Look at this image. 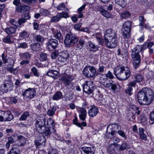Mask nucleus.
<instances>
[{"instance_id":"nucleus-54","label":"nucleus","mask_w":154,"mask_h":154,"mask_svg":"<svg viewBox=\"0 0 154 154\" xmlns=\"http://www.w3.org/2000/svg\"><path fill=\"white\" fill-rule=\"evenodd\" d=\"M11 37L10 35L7 36L3 39L4 42L6 43H12V42L11 40Z\"/></svg>"},{"instance_id":"nucleus-53","label":"nucleus","mask_w":154,"mask_h":154,"mask_svg":"<svg viewBox=\"0 0 154 154\" xmlns=\"http://www.w3.org/2000/svg\"><path fill=\"white\" fill-rule=\"evenodd\" d=\"M135 80L136 82H139L143 81V77L141 75H138L135 77Z\"/></svg>"},{"instance_id":"nucleus-4","label":"nucleus","mask_w":154,"mask_h":154,"mask_svg":"<svg viewBox=\"0 0 154 154\" xmlns=\"http://www.w3.org/2000/svg\"><path fill=\"white\" fill-rule=\"evenodd\" d=\"M142 49L141 45H138L132 50L131 57L133 59V63L134 68L136 69L140 66V56L139 54Z\"/></svg>"},{"instance_id":"nucleus-26","label":"nucleus","mask_w":154,"mask_h":154,"mask_svg":"<svg viewBox=\"0 0 154 154\" xmlns=\"http://www.w3.org/2000/svg\"><path fill=\"white\" fill-rule=\"evenodd\" d=\"M131 23L129 21H126L123 25V31L130 32Z\"/></svg>"},{"instance_id":"nucleus-15","label":"nucleus","mask_w":154,"mask_h":154,"mask_svg":"<svg viewBox=\"0 0 154 154\" xmlns=\"http://www.w3.org/2000/svg\"><path fill=\"white\" fill-rule=\"evenodd\" d=\"M8 63H11V64H8L7 67V69L11 73L16 74L17 73V70L16 69H13L14 66V61L11 58H8Z\"/></svg>"},{"instance_id":"nucleus-49","label":"nucleus","mask_w":154,"mask_h":154,"mask_svg":"<svg viewBox=\"0 0 154 154\" xmlns=\"http://www.w3.org/2000/svg\"><path fill=\"white\" fill-rule=\"evenodd\" d=\"M100 11L101 13L102 14L106 17L109 18L110 16V13L104 9H102Z\"/></svg>"},{"instance_id":"nucleus-9","label":"nucleus","mask_w":154,"mask_h":154,"mask_svg":"<svg viewBox=\"0 0 154 154\" xmlns=\"http://www.w3.org/2000/svg\"><path fill=\"white\" fill-rule=\"evenodd\" d=\"M74 79V77L71 75L66 74L63 75L59 79L60 81H62L64 83L65 86L68 87L71 85V82Z\"/></svg>"},{"instance_id":"nucleus-41","label":"nucleus","mask_w":154,"mask_h":154,"mask_svg":"<svg viewBox=\"0 0 154 154\" xmlns=\"http://www.w3.org/2000/svg\"><path fill=\"white\" fill-rule=\"evenodd\" d=\"M146 20L143 17L140 16L139 17V25L143 27L145 24V22Z\"/></svg>"},{"instance_id":"nucleus-56","label":"nucleus","mask_w":154,"mask_h":154,"mask_svg":"<svg viewBox=\"0 0 154 154\" xmlns=\"http://www.w3.org/2000/svg\"><path fill=\"white\" fill-rule=\"evenodd\" d=\"M66 6L63 3L60 4L57 8V9L58 11L63 10L65 8Z\"/></svg>"},{"instance_id":"nucleus-20","label":"nucleus","mask_w":154,"mask_h":154,"mask_svg":"<svg viewBox=\"0 0 154 154\" xmlns=\"http://www.w3.org/2000/svg\"><path fill=\"white\" fill-rule=\"evenodd\" d=\"M1 113L2 115H4L5 121H10L13 119V116L10 111H2Z\"/></svg>"},{"instance_id":"nucleus-27","label":"nucleus","mask_w":154,"mask_h":154,"mask_svg":"<svg viewBox=\"0 0 154 154\" xmlns=\"http://www.w3.org/2000/svg\"><path fill=\"white\" fill-rule=\"evenodd\" d=\"M31 49L33 51L37 52L41 49V46L40 43H36L32 44L31 45Z\"/></svg>"},{"instance_id":"nucleus-44","label":"nucleus","mask_w":154,"mask_h":154,"mask_svg":"<svg viewBox=\"0 0 154 154\" xmlns=\"http://www.w3.org/2000/svg\"><path fill=\"white\" fill-rule=\"evenodd\" d=\"M30 57V54L27 52L22 54L20 55V57L22 59H29Z\"/></svg>"},{"instance_id":"nucleus-47","label":"nucleus","mask_w":154,"mask_h":154,"mask_svg":"<svg viewBox=\"0 0 154 154\" xmlns=\"http://www.w3.org/2000/svg\"><path fill=\"white\" fill-rule=\"evenodd\" d=\"M29 116V112H24L20 118V120H26L27 118Z\"/></svg>"},{"instance_id":"nucleus-55","label":"nucleus","mask_w":154,"mask_h":154,"mask_svg":"<svg viewBox=\"0 0 154 154\" xmlns=\"http://www.w3.org/2000/svg\"><path fill=\"white\" fill-rule=\"evenodd\" d=\"M130 113H132V112H129L128 113V118L130 121H132L135 118V115L134 114V113L131 114Z\"/></svg>"},{"instance_id":"nucleus-22","label":"nucleus","mask_w":154,"mask_h":154,"mask_svg":"<svg viewBox=\"0 0 154 154\" xmlns=\"http://www.w3.org/2000/svg\"><path fill=\"white\" fill-rule=\"evenodd\" d=\"M85 42L82 39H80L77 42L74 44L72 45L74 48L76 50H81L83 47Z\"/></svg>"},{"instance_id":"nucleus-52","label":"nucleus","mask_w":154,"mask_h":154,"mask_svg":"<svg viewBox=\"0 0 154 154\" xmlns=\"http://www.w3.org/2000/svg\"><path fill=\"white\" fill-rule=\"evenodd\" d=\"M22 2L28 5H30L33 2L35 3L37 2L36 0H21Z\"/></svg>"},{"instance_id":"nucleus-57","label":"nucleus","mask_w":154,"mask_h":154,"mask_svg":"<svg viewBox=\"0 0 154 154\" xmlns=\"http://www.w3.org/2000/svg\"><path fill=\"white\" fill-rule=\"evenodd\" d=\"M58 53L59 52L58 50H55L51 54V57L53 59H55L58 54Z\"/></svg>"},{"instance_id":"nucleus-39","label":"nucleus","mask_w":154,"mask_h":154,"mask_svg":"<svg viewBox=\"0 0 154 154\" xmlns=\"http://www.w3.org/2000/svg\"><path fill=\"white\" fill-rule=\"evenodd\" d=\"M39 60L41 61H47L48 59L47 58V54L45 53H42L40 54Z\"/></svg>"},{"instance_id":"nucleus-13","label":"nucleus","mask_w":154,"mask_h":154,"mask_svg":"<svg viewBox=\"0 0 154 154\" xmlns=\"http://www.w3.org/2000/svg\"><path fill=\"white\" fill-rule=\"evenodd\" d=\"M45 138L44 136L38 135L36 137L35 141L36 147L39 148L45 144Z\"/></svg>"},{"instance_id":"nucleus-25","label":"nucleus","mask_w":154,"mask_h":154,"mask_svg":"<svg viewBox=\"0 0 154 154\" xmlns=\"http://www.w3.org/2000/svg\"><path fill=\"white\" fill-rule=\"evenodd\" d=\"M79 112V117L80 119L82 121H84L86 119L87 115L86 109L83 108H82L80 109Z\"/></svg>"},{"instance_id":"nucleus-35","label":"nucleus","mask_w":154,"mask_h":154,"mask_svg":"<svg viewBox=\"0 0 154 154\" xmlns=\"http://www.w3.org/2000/svg\"><path fill=\"white\" fill-rule=\"evenodd\" d=\"M89 48L90 50L92 51H95L98 50L97 46L91 42H89Z\"/></svg>"},{"instance_id":"nucleus-30","label":"nucleus","mask_w":154,"mask_h":154,"mask_svg":"<svg viewBox=\"0 0 154 154\" xmlns=\"http://www.w3.org/2000/svg\"><path fill=\"white\" fill-rule=\"evenodd\" d=\"M105 66V65L100 64L99 68L97 70L99 73H97V75L98 74H101V75L102 74V73H105L106 72V68Z\"/></svg>"},{"instance_id":"nucleus-61","label":"nucleus","mask_w":154,"mask_h":154,"mask_svg":"<svg viewBox=\"0 0 154 154\" xmlns=\"http://www.w3.org/2000/svg\"><path fill=\"white\" fill-rule=\"evenodd\" d=\"M154 2V0H143V2L147 5L149 6Z\"/></svg>"},{"instance_id":"nucleus-63","label":"nucleus","mask_w":154,"mask_h":154,"mask_svg":"<svg viewBox=\"0 0 154 154\" xmlns=\"http://www.w3.org/2000/svg\"><path fill=\"white\" fill-rule=\"evenodd\" d=\"M27 47V44H26L25 42H23L22 43H20L19 44V45L18 46V48H26Z\"/></svg>"},{"instance_id":"nucleus-11","label":"nucleus","mask_w":154,"mask_h":154,"mask_svg":"<svg viewBox=\"0 0 154 154\" xmlns=\"http://www.w3.org/2000/svg\"><path fill=\"white\" fill-rule=\"evenodd\" d=\"M100 82L105 87L109 88L111 86L112 83V81L109 80L107 78H106L104 75H101L100 77Z\"/></svg>"},{"instance_id":"nucleus-51","label":"nucleus","mask_w":154,"mask_h":154,"mask_svg":"<svg viewBox=\"0 0 154 154\" xmlns=\"http://www.w3.org/2000/svg\"><path fill=\"white\" fill-rule=\"evenodd\" d=\"M40 12L41 15L44 16H47L49 14V12L48 10L43 9H41Z\"/></svg>"},{"instance_id":"nucleus-5","label":"nucleus","mask_w":154,"mask_h":154,"mask_svg":"<svg viewBox=\"0 0 154 154\" xmlns=\"http://www.w3.org/2000/svg\"><path fill=\"white\" fill-rule=\"evenodd\" d=\"M78 40V39L75 35L69 33L66 35L64 42L67 47H69L77 42Z\"/></svg>"},{"instance_id":"nucleus-60","label":"nucleus","mask_w":154,"mask_h":154,"mask_svg":"<svg viewBox=\"0 0 154 154\" xmlns=\"http://www.w3.org/2000/svg\"><path fill=\"white\" fill-rule=\"evenodd\" d=\"M118 133L120 136L124 137L125 139L127 138V136L124 131L122 130H119L118 131Z\"/></svg>"},{"instance_id":"nucleus-6","label":"nucleus","mask_w":154,"mask_h":154,"mask_svg":"<svg viewBox=\"0 0 154 154\" xmlns=\"http://www.w3.org/2000/svg\"><path fill=\"white\" fill-rule=\"evenodd\" d=\"M84 75L88 78H92L94 77L96 73L95 67L93 66H85L82 72Z\"/></svg>"},{"instance_id":"nucleus-12","label":"nucleus","mask_w":154,"mask_h":154,"mask_svg":"<svg viewBox=\"0 0 154 154\" xmlns=\"http://www.w3.org/2000/svg\"><path fill=\"white\" fill-rule=\"evenodd\" d=\"M104 39L117 38L116 32L111 29L106 30L104 32Z\"/></svg>"},{"instance_id":"nucleus-40","label":"nucleus","mask_w":154,"mask_h":154,"mask_svg":"<svg viewBox=\"0 0 154 154\" xmlns=\"http://www.w3.org/2000/svg\"><path fill=\"white\" fill-rule=\"evenodd\" d=\"M130 16V13L128 11H125L122 12L121 13V17L126 19L129 18Z\"/></svg>"},{"instance_id":"nucleus-10","label":"nucleus","mask_w":154,"mask_h":154,"mask_svg":"<svg viewBox=\"0 0 154 154\" xmlns=\"http://www.w3.org/2000/svg\"><path fill=\"white\" fill-rule=\"evenodd\" d=\"M58 41L54 39H49L47 43V48L49 51H51L55 49L58 46Z\"/></svg>"},{"instance_id":"nucleus-28","label":"nucleus","mask_w":154,"mask_h":154,"mask_svg":"<svg viewBox=\"0 0 154 154\" xmlns=\"http://www.w3.org/2000/svg\"><path fill=\"white\" fill-rule=\"evenodd\" d=\"M51 30L53 33V36L55 38L59 40L62 39V36L61 32L60 31H57V32H55L54 31V28L51 29Z\"/></svg>"},{"instance_id":"nucleus-16","label":"nucleus","mask_w":154,"mask_h":154,"mask_svg":"<svg viewBox=\"0 0 154 154\" xmlns=\"http://www.w3.org/2000/svg\"><path fill=\"white\" fill-rule=\"evenodd\" d=\"M13 87V83L11 81H6L1 87V91L4 93L7 92Z\"/></svg>"},{"instance_id":"nucleus-38","label":"nucleus","mask_w":154,"mask_h":154,"mask_svg":"<svg viewBox=\"0 0 154 154\" xmlns=\"http://www.w3.org/2000/svg\"><path fill=\"white\" fill-rule=\"evenodd\" d=\"M20 149L16 147H13L10 150L8 154H19Z\"/></svg>"},{"instance_id":"nucleus-29","label":"nucleus","mask_w":154,"mask_h":154,"mask_svg":"<svg viewBox=\"0 0 154 154\" xmlns=\"http://www.w3.org/2000/svg\"><path fill=\"white\" fill-rule=\"evenodd\" d=\"M115 145L114 143L111 144L109 146L107 152L110 154H115Z\"/></svg>"},{"instance_id":"nucleus-34","label":"nucleus","mask_w":154,"mask_h":154,"mask_svg":"<svg viewBox=\"0 0 154 154\" xmlns=\"http://www.w3.org/2000/svg\"><path fill=\"white\" fill-rule=\"evenodd\" d=\"M18 140L19 142H20V145L21 146L24 145L25 144L26 141V138L20 135L18 137Z\"/></svg>"},{"instance_id":"nucleus-2","label":"nucleus","mask_w":154,"mask_h":154,"mask_svg":"<svg viewBox=\"0 0 154 154\" xmlns=\"http://www.w3.org/2000/svg\"><path fill=\"white\" fill-rule=\"evenodd\" d=\"M137 99L141 105H148L153 99V93L149 88H143L138 93Z\"/></svg>"},{"instance_id":"nucleus-23","label":"nucleus","mask_w":154,"mask_h":154,"mask_svg":"<svg viewBox=\"0 0 154 154\" xmlns=\"http://www.w3.org/2000/svg\"><path fill=\"white\" fill-rule=\"evenodd\" d=\"M99 111L98 109L96 106L92 107L89 110L88 114L91 117H94L95 116Z\"/></svg>"},{"instance_id":"nucleus-64","label":"nucleus","mask_w":154,"mask_h":154,"mask_svg":"<svg viewBox=\"0 0 154 154\" xmlns=\"http://www.w3.org/2000/svg\"><path fill=\"white\" fill-rule=\"evenodd\" d=\"M132 91V87L131 86H128V88L126 89L125 91L127 94L130 95L132 94L131 92Z\"/></svg>"},{"instance_id":"nucleus-36","label":"nucleus","mask_w":154,"mask_h":154,"mask_svg":"<svg viewBox=\"0 0 154 154\" xmlns=\"http://www.w3.org/2000/svg\"><path fill=\"white\" fill-rule=\"evenodd\" d=\"M34 39L35 41L40 42H42L44 40V37L40 35H38L35 36L34 38Z\"/></svg>"},{"instance_id":"nucleus-17","label":"nucleus","mask_w":154,"mask_h":154,"mask_svg":"<svg viewBox=\"0 0 154 154\" xmlns=\"http://www.w3.org/2000/svg\"><path fill=\"white\" fill-rule=\"evenodd\" d=\"M120 126L118 124L113 123L107 127V129L110 130L111 132H109V134H110L112 135H113L115 134V132L119 128H120Z\"/></svg>"},{"instance_id":"nucleus-62","label":"nucleus","mask_w":154,"mask_h":154,"mask_svg":"<svg viewBox=\"0 0 154 154\" xmlns=\"http://www.w3.org/2000/svg\"><path fill=\"white\" fill-rule=\"evenodd\" d=\"M76 125L81 128V129H82V126H85L87 125V123L86 122H82L81 123H76Z\"/></svg>"},{"instance_id":"nucleus-21","label":"nucleus","mask_w":154,"mask_h":154,"mask_svg":"<svg viewBox=\"0 0 154 154\" xmlns=\"http://www.w3.org/2000/svg\"><path fill=\"white\" fill-rule=\"evenodd\" d=\"M81 149L86 154H94L95 151L94 148L93 147H83Z\"/></svg>"},{"instance_id":"nucleus-45","label":"nucleus","mask_w":154,"mask_h":154,"mask_svg":"<svg viewBox=\"0 0 154 154\" xmlns=\"http://www.w3.org/2000/svg\"><path fill=\"white\" fill-rule=\"evenodd\" d=\"M29 36V34L28 32L24 30H23L22 32L20 34V36L22 38H25L28 37Z\"/></svg>"},{"instance_id":"nucleus-32","label":"nucleus","mask_w":154,"mask_h":154,"mask_svg":"<svg viewBox=\"0 0 154 154\" xmlns=\"http://www.w3.org/2000/svg\"><path fill=\"white\" fill-rule=\"evenodd\" d=\"M62 96V93L60 92H57L53 96L52 99L54 100H58L61 98Z\"/></svg>"},{"instance_id":"nucleus-1","label":"nucleus","mask_w":154,"mask_h":154,"mask_svg":"<svg viewBox=\"0 0 154 154\" xmlns=\"http://www.w3.org/2000/svg\"><path fill=\"white\" fill-rule=\"evenodd\" d=\"M45 117L42 118V119H39L36 122L35 127L37 131L39 133L43 134L45 136H48L51 132L54 133L55 124L54 121L51 118H49L47 122V127L46 128Z\"/></svg>"},{"instance_id":"nucleus-8","label":"nucleus","mask_w":154,"mask_h":154,"mask_svg":"<svg viewBox=\"0 0 154 154\" xmlns=\"http://www.w3.org/2000/svg\"><path fill=\"white\" fill-rule=\"evenodd\" d=\"M94 86V83L92 81H86L82 85L84 91L88 94L92 93Z\"/></svg>"},{"instance_id":"nucleus-58","label":"nucleus","mask_w":154,"mask_h":154,"mask_svg":"<svg viewBox=\"0 0 154 154\" xmlns=\"http://www.w3.org/2000/svg\"><path fill=\"white\" fill-rule=\"evenodd\" d=\"M103 75H105L106 76V78H109L110 79H113L114 78L112 73L109 71H108L106 74H103Z\"/></svg>"},{"instance_id":"nucleus-50","label":"nucleus","mask_w":154,"mask_h":154,"mask_svg":"<svg viewBox=\"0 0 154 154\" xmlns=\"http://www.w3.org/2000/svg\"><path fill=\"white\" fill-rule=\"evenodd\" d=\"M61 18H66L69 17V13L65 12H62L60 13H59Z\"/></svg>"},{"instance_id":"nucleus-14","label":"nucleus","mask_w":154,"mask_h":154,"mask_svg":"<svg viewBox=\"0 0 154 154\" xmlns=\"http://www.w3.org/2000/svg\"><path fill=\"white\" fill-rule=\"evenodd\" d=\"M104 41L107 47L109 48H114L117 45V38L104 39Z\"/></svg>"},{"instance_id":"nucleus-3","label":"nucleus","mask_w":154,"mask_h":154,"mask_svg":"<svg viewBox=\"0 0 154 154\" xmlns=\"http://www.w3.org/2000/svg\"><path fill=\"white\" fill-rule=\"evenodd\" d=\"M114 73L116 77L120 80L127 79L131 75L130 69L128 68L121 66L115 68Z\"/></svg>"},{"instance_id":"nucleus-24","label":"nucleus","mask_w":154,"mask_h":154,"mask_svg":"<svg viewBox=\"0 0 154 154\" xmlns=\"http://www.w3.org/2000/svg\"><path fill=\"white\" fill-rule=\"evenodd\" d=\"M46 75L48 76H50L54 79H57L58 77V72L57 71L55 70H49L47 72Z\"/></svg>"},{"instance_id":"nucleus-42","label":"nucleus","mask_w":154,"mask_h":154,"mask_svg":"<svg viewBox=\"0 0 154 154\" xmlns=\"http://www.w3.org/2000/svg\"><path fill=\"white\" fill-rule=\"evenodd\" d=\"M115 2L116 4L122 7H124L126 4L125 0H115Z\"/></svg>"},{"instance_id":"nucleus-7","label":"nucleus","mask_w":154,"mask_h":154,"mask_svg":"<svg viewBox=\"0 0 154 154\" xmlns=\"http://www.w3.org/2000/svg\"><path fill=\"white\" fill-rule=\"evenodd\" d=\"M36 94L35 88H29L22 92V95L24 98L29 100L35 97Z\"/></svg>"},{"instance_id":"nucleus-46","label":"nucleus","mask_w":154,"mask_h":154,"mask_svg":"<svg viewBox=\"0 0 154 154\" xmlns=\"http://www.w3.org/2000/svg\"><path fill=\"white\" fill-rule=\"evenodd\" d=\"M150 124H154V110L150 112L149 115Z\"/></svg>"},{"instance_id":"nucleus-48","label":"nucleus","mask_w":154,"mask_h":154,"mask_svg":"<svg viewBox=\"0 0 154 154\" xmlns=\"http://www.w3.org/2000/svg\"><path fill=\"white\" fill-rule=\"evenodd\" d=\"M129 148L130 146L127 143H124L119 147V149L120 150L122 151Z\"/></svg>"},{"instance_id":"nucleus-19","label":"nucleus","mask_w":154,"mask_h":154,"mask_svg":"<svg viewBox=\"0 0 154 154\" xmlns=\"http://www.w3.org/2000/svg\"><path fill=\"white\" fill-rule=\"evenodd\" d=\"M69 57V54L66 53H63L59 55L58 56V60L60 62L66 63L67 62V60Z\"/></svg>"},{"instance_id":"nucleus-18","label":"nucleus","mask_w":154,"mask_h":154,"mask_svg":"<svg viewBox=\"0 0 154 154\" xmlns=\"http://www.w3.org/2000/svg\"><path fill=\"white\" fill-rule=\"evenodd\" d=\"M29 9V7L28 6L20 4L18 6H16L15 10L18 13H23L28 11Z\"/></svg>"},{"instance_id":"nucleus-31","label":"nucleus","mask_w":154,"mask_h":154,"mask_svg":"<svg viewBox=\"0 0 154 154\" xmlns=\"http://www.w3.org/2000/svg\"><path fill=\"white\" fill-rule=\"evenodd\" d=\"M144 130L143 128H139V134L140 138L143 140H146L147 139L146 134H144Z\"/></svg>"},{"instance_id":"nucleus-59","label":"nucleus","mask_w":154,"mask_h":154,"mask_svg":"<svg viewBox=\"0 0 154 154\" xmlns=\"http://www.w3.org/2000/svg\"><path fill=\"white\" fill-rule=\"evenodd\" d=\"M31 71L33 73L34 75L38 77L39 75V74L38 72V70L35 67H33L31 69Z\"/></svg>"},{"instance_id":"nucleus-37","label":"nucleus","mask_w":154,"mask_h":154,"mask_svg":"<svg viewBox=\"0 0 154 154\" xmlns=\"http://www.w3.org/2000/svg\"><path fill=\"white\" fill-rule=\"evenodd\" d=\"M16 29L15 28L10 27L5 29V31L9 34H12L15 32Z\"/></svg>"},{"instance_id":"nucleus-33","label":"nucleus","mask_w":154,"mask_h":154,"mask_svg":"<svg viewBox=\"0 0 154 154\" xmlns=\"http://www.w3.org/2000/svg\"><path fill=\"white\" fill-rule=\"evenodd\" d=\"M61 19L60 15L58 13L56 15L52 17L50 22L52 23L57 22L60 21Z\"/></svg>"},{"instance_id":"nucleus-43","label":"nucleus","mask_w":154,"mask_h":154,"mask_svg":"<svg viewBox=\"0 0 154 154\" xmlns=\"http://www.w3.org/2000/svg\"><path fill=\"white\" fill-rule=\"evenodd\" d=\"M56 111V109L53 107L48 110L47 112V114L50 116H52L55 114V112Z\"/></svg>"}]
</instances>
